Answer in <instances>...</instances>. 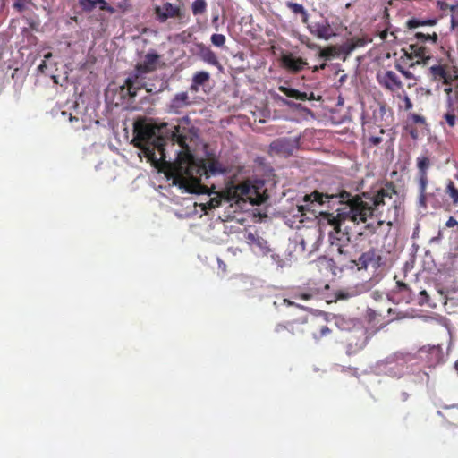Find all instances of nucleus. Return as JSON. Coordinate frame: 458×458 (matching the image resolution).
Wrapping results in <instances>:
<instances>
[{
	"label": "nucleus",
	"mask_w": 458,
	"mask_h": 458,
	"mask_svg": "<svg viewBox=\"0 0 458 458\" xmlns=\"http://www.w3.org/2000/svg\"><path fill=\"white\" fill-rule=\"evenodd\" d=\"M396 194L394 185L392 182H387L378 190L363 191L355 195L342 190V188L335 191H318L315 190L305 195L304 201L316 202L318 205L330 204L331 202L339 203L341 207L336 209V215L331 213L320 214L333 226L336 233L346 229V226H344L346 221L359 225L367 223L371 217H377L376 225L368 223L366 225V229L374 233L377 228L390 217L387 216L386 218H382L386 206Z\"/></svg>",
	"instance_id": "nucleus-1"
},
{
	"label": "nucleus",
	"mask_w": 458,
	"mask_h": 458,
	"mask_svg": "<svg viewBox=\"0 0 458 458\" xmlns=\"http://www.w3.org/2000/svg\"><path fill=\"white\" fill-rule=\"evenodd\" d=\"M188 131L187 128L181 125L174 126L173 130L168 131L166 123L160 126L136 123L132 142L149 162L159 167L165 163V146L167 141L174 145L177 143L182 149H188Z\"/></svg>",
	"instance_id": "nucleus-2"
},
{
	"label": "nucleus",
	"mask_w": 458,
	"mask_h": 458,
	"mask_svg": "<svg viewBox=\"0 0 458 458\" xmlns=\"http://www.w3.org/2000/svg\"><path fill=\"white\" fill-rule=\"evenodd\" d=\"M185 150L187 153L179 160L174 171V183L190 192L210 194L209 188L201 183L202 177H205V166L202 161L198 163L189 153V148Z\"/></svg>",
	"instance_id": "nucleus-3"
},
{
	"label": "nucleus",
	"mask_w": 458,
	"mask_h": 458,
	"mask_svg": "<svg viewBox=\"0 0 458 458\" xmlns=\"http://www.w3.org/2000/svg\"><path fill=\"white\" fill-rule=\"evenodd\" d=\"M358 270L368 269L371 267L374 271L386 265V258L382 250L377 248H369L361 253L357 260H352Z\"/></svg>",
	"instance_id": "nucleus-4"
},
{
	"label": "nucleus",
	"mask_w": 458,
	"mask_h": 458,
	"mask_svg": "<svg viewBox=\"0 0 458 458\" xmlns=\"http://www.w3.org/2000/svg\"><path fill=\"white\" fill-rule=\"evenodd\" d=\"M306 324V318L279 323L274 329V338L277 341H287L296 335L304 334Z\"/></svg>",
	"instance_id": "nucleus-5"
},
{
	"label": "nucleus",
	"mask_w": 458,
	"mask_h": 458,
	"mask_svg": "<svg viewBox=\"0 0 458 458\" xmlns=\"http://www.w3.org/2000/svg\"><path fill=\"white\" fill-rule=\"evenodd\" d=\"M253 192H255V190L249 182H243L238 185L229 183L224 190L225 200L228 202L234 201L236 203L240 201L245 202L247 200L250 203H255L251 195Z\"/></svg>",
	"instance_id": "nucleus-6"
},
{
	"label": "nucleus",
	"mask_w": 458,
	"mask_h": 458,
	"mask_svg": "<svg viewBox=\"0 0 458 458\" xmlns=\"http://www.w3.org/2000/svg\"><path fill=\"white\" fill-rule=\"evenodd\" d=\"M147 74L148 73L139 72L135 67L134 70L128 74L123 89H127V94L131 98L136 97L138 90L141 89L143 87H148V82L146 81Z\"/></svg>",
	"instance_id": "nucleus-7"
},
{
	"label": "nucleus",
	"mask_w": 458,
	"mask_h": 458,
	"mask_svg": "<svg viewBox=\"0 0 458 458\" xmlns=\"http://www.w3.org/2000/svg\"><path fill=\"white\" fill-rule=\"evenodd\" d=\"M306 24L310 33L318 39L329 40L335 35L327 19L322 18L319 21Z\"/></svg>",
	"instance_id": "nucleus-8"
},
{
	"label": "nucleus",
	"mask_w": 458,
	"mask_h": 458,
	"mask_svg": "<svg viewBox=\"0 0 458 458\" xmlns=\"http://www.w3.org/2000/svg\"><path fill=\"white\" fill-rule=\"evenodd\" d=\"M161 55L152 50L143 55L142 60L136 64L135 68L139 72L149 74L160 68Z\"/></svg>",
	"instance_id": "nucleus-9"
},
{
	"label": "nucleus",
	"mask_w": 458,
	"mask_h": 458,
	"mask_svg": "<svg viewBox=\"0 0 458 458\" xmlns=\"http://www.w3.org/2000/svg\"><path fill=\"white\" fill-rule=\"evenodd\" d=\"M403 51L407 59L412 60L415 57L418 58L416 63H411L410 64V67H413L416 64H420L421 63L427 64V62L430 59L428 49L420 44L408 45L407 48L403 49Z\"/></svg>",
	"instance_id": "nucleus-10"
},
{
	"label": "nucleus",
	"mask_w": 458,
	"mask_h": 458,
	"mask_svg": "<svg viewBox=\"0 0 458 458\" xmlns=\"http://www.w3.org/2000/svg\"><path fill=\"white\" fill-rule=\"evenodd\" d=\"M429 73L433 81H442L445 86H450L454 81H457L448 71L447 64L433 65L429 68Z\"/></svg>",
	"instance_id": "nucleus-11"
},
{
	"label": "nucleus",
	"mask_w": 458,
	"mask_h": 458,
	"mask_svg": "<svg viewBox=\"0 0 458 458\" xmlns=\"http://www.w3.org/2000/svg\"><path fill=\"white\" fill-rule=\"evenodd\" d=\"M282 64L292 73L301 72L308 66V63L303 58L295 56L293 53L283 55Z\"/></svg>",
	"instance_id": "nucleus-12"
},
{
	"label": "nucleus",
	"mask_w": 458,
	"mask_h": 458,
	"mask_svg": "<svg viewBox=\"0 0 458 458\" xmlns=\"http://www.w3.org/2000/svg\"><path fill=\"white\" fill-rule=\"evenodd\" d=\"M191 105L189 94L187 92H180L170 100L169 105H167V111L170 114H180L184 108Z\"/></svg>",
	"instance_id": "nucleus-13"
},
{
	"label": "nucleus",
	"mask_w": 458,
	"mask_h": 458,
	"mask_svg": "<svg viewBox=\"0 0 458 458\" xmlns=\"http://www.w3.org/2000/svg\"><path fill=\"white\" fill-rule=\"evenodd\" d=\"M377 78L380 85L391 91H395L403 87V83L398 75L392 71L378 73Z\"/></svg>",
	"instance_id": "nucleus-14"
},
{
	"label": "nucleus",
	"mask_w": 458,
	"mask_h": 458,
	"mask_svg": "<svg viewBox=\"0 0 458 458\" xmlns=\"http://www.w3.org/2000/svg\"><path fill=\"white\" fill-rule=\"evenodd\" d=\"M196 47L197 55L201 61L215 67H217L218 69H222V65L217 58L216 54L210 47H207L205 44L202 43H198L196 44Z\"/></svg>",
	"instance_id": "nucleus-15"
},
{
	"label": "nucleus",
	"mask_w": 458,
	"mask_h": 458,
	"mask_svg": "<svg viewBox=\"0 0 458 458\" xmlns=\"http://www.w3.org/2000/svg\"><path fill=\"white\" fill-rule=\"evenodd\" d=\"M180 13V8L170 3H165L162 6H157L155 9V13L160 21H165L170 17H179Z\"/></svg>",
	"instance_id": "nucleus-16"
},
{
	"label": "nucleus",
	"mask_w": 458,
	"mask_h": 458,
	"mask_svg": "<svg viewBox=\"0 0 458 458\" xmlns=\"http://www.w3.org/2000/svg\"><path fill=\"white\" fill-rule=\"evenodd\" d=\"M278 89L280 92L284 94L289 98H293L299 101H306V100H314L315 96L313 92L306 93V92H301L298 89L286 87L284 85H280L278 87Z\"/></svg>",
	"instance_id": "nucleus-17"
},
{
	"label": "nucleus",
	"mask_w": 458,
	"mask_h": 458,
	"mask_svg": "<svg viewBox=\"0 0 458 458\" xmlns=\"http://www.w3.org/2000/svg\"><path fill=\"white\" fill-rule=\"evenodd\" d=\"M201 162L202 165H204V168H206V179H208L212 175H217L226 172L225 167L215 158Z\"/></svg>",
	"instance_id": "nucleus-18"
},
{
	"label": "nucleus",
	"mask_w": 458,
	"mask_h": 458,
	"mask_svg": "<svg viewBox=\"0 0 458 458\" xmlns=\"http://www.w3.org/2000/svg\"><path fill=\"white\" fill-rule=\"evenodd\" d=\"M210 78H211V75L208 72H205V71L197 72L192 76V79H191V84L190 86L191 91L198 92L199 86L204 85L205 83L209 81Z\"/></svg>",
	"instance_id": "nucleus-19"
},
{
	"label": "nucleus",
	"mask_w": 458,
	"mask_h": 458,
	"mask_svg": "<svg viewBox=\"0 0 458 458\" xmlns=\"http://www.w3.org/2000/svg\"><path fill=\"white\" fill-rule=\"evenodd\" d=\"M447 108L448 110L443 115V121L440 122V124L443 126L446 124L450 129H454L458 123V115L455 114L457 108L455 107V106Z\"/></svg>",
	"instance_id": "nucleus-20"
},
{
	"label": "nucleus",
	"mask_w": 458,
	"mask_h": 458,
	"mask_svg": "<svg viewBox=\"0 0 458 458\" xmlns=\"http://www.w3.org/2000/svg\"><path fill=\"white\" fill-rule=\"evenodd\" d=\"M285 5L293 14L301 15V20L303 23H308L309 15L302 4L293 2H286Z\"/></svg>",
	"instance_id": "nucleus-21"
},
{
	"label": "nucleus",
	"mask_w": 458,
	"mask_h": 458,
	"mask_svg": "<svg viewBox=\"0 0 458 458\" xmlns=\"http://www.w3.org/2000/svg\"><path fill=\"white\" fill-rule=\"evenodd\" d=\"M437 23V19H418L411 18L406 21V26L408 29H416L420 26H433Z\"/></svg>",
	"instance_id": "nucleus-22"
},
{
	"label": "nucleus",
	"mask_w": 458,
	"mask_h": 458,
	"mask_svg": "<svg viewBox=\"0 0 458 458\" xmlns=\"http://www.w3.org/2000/svg\"><path fill=\"white\" fill-rule=\"evenodd\" d=\"M216 196L210 198V199L204 204L202 209L204 210H212L218 207H220L222 200H225V197L224 195V191L221 193L216 192Z\"/></svg>",
	"instance_id": "nucleus-23"
},
{
	"label": "nucleus",
	"mask_w": 458,
	"mask_h": 458,
	"mask_svg": "<svg viewBox=\"0 0 458 458\" xmlns=\"http://www.w3.org/2000/svg\"><path fill=\"white\" fill-rule=\"evenodd\" d=\"M418 174H426L431 165V161L427 154L420 156L417 160Z\"/></svg>",
	"instance_id": "nucleus-24"
},
{
	"label": "nucleus",
	"mask_w": 458,
	"mask_h": 458,
	"mask_svg": "<svg viewBox=\"0 0 458 458\" xmlns=\"http://www.w3.org/2000/svg\"><path fill=\"white\" fill-rule=\"evenodd\" d=\"M458 89V81L454 84L453 87L452 85L446 86L445 89V93L446 94V106L452 107L453 106H455V100H456V90Z\"/></svg>",
	"instance_id": "nucleus-25"
},
{
	"label": "nucleus",
	"mask_w": 458,
	"mask_h": 458,
	"mask_svg": "<svg viewBox=\"0 0 458 458\" xmlns=\"http://www.w3.org/2000/svg\"><path fill=\"white\" fill-rule=\"evenodd\" d=\"M208 4L205 0H195L191 4V12L194 16L201 15L207 12Z\"/></svg>",
	"instance_id": "nucleus-26"
},
{
	"label": "nucleus",
	"mask_w": 458,
	"mask_h": 458,
	"mask_svg": "<svg viewBox=\"0 0 458 458\" xmlns=\"http://www.w3.org/2000/svg\"><path fill=\"white\" fill-rule=\"evenodd\" d=\"M445 194L449 196L454 206L458 205V189L455 187L454 182H448L445 188Z\"/></svg>",
	"instance_id": "nucleus-27"
},
{
	"label": "nucleus",
	"mask_w": 458,
	"mask_h": 458,
	"mask_svg": "<svg viewBox=\"0 0 458 458\" xmlns=\"http://www.w3.org/2000/svg\"><path fill=\"white\" fill-rule=\"evenodd\" d=\"M336 55H338V50H337V47H333V45L331 47H324V48H319L318 56L320 58H324L326 60H329L332 57H335Z\"/></svg>",
	"instance_id": "nucleus-28"
},
{
	"label": "nucleus",
	"mask_w": 458,
	"mask_h": 458,
	"mask_svg": "<svg viewBox=\"0 0 458 458\" xmlns=\"http://www.w3.org/2000/svg\"><path fill=\"white\" fill-rule=\"evenodd\" d=\"M415 38L418 39L420 43H425L427 41H431L433 44H436L437 41V34L436 32H433L432 34L429 33H422V32H417L415 34Z\"/></svg>",
	"instance_id": "nucleus-29"
},
{
	"label": "nucleus",
	"mask_w": 458,
	"mask_h": 458,
	"mask_svg": "<svg viewBox=\"0 0 458 458\" xmlns=\"http://www.w3.org/2000/svg\"><path fill=\"white\" fill-rule=\"evenodd\" d=\"M419 176V187L420 191V199H425L426 189L428 184V174H418Z\"/></svg>",
	"instance_id": "nucleus-30"
},
{
	"label": "nucleus",
	"mask_w": 458,
	"mask_h": 458,
	"mask_svg": "<svg viewBox=\"0 0 458 458\" xmlns=\"http://www.w3.org/2000/svg\"><path fill=\"white\" fill-rule=\"evenodd\" d=\"M331 329L326 325L320 326L316 331L312 333V336L316 341L323 339L331 334Z\"/></svg>",
	"instance_id": "nucleus-31"
},
{
	"label": "nucleus",
	"mask_w": 458,
	"mask_h": 458,
	"mask_svg": "<svg viewBox=\"0 0 458 458\" xmlns=\"http://www.w3.org/2000/svg\"><path fill=\"white\" fill-rule=\"evenodd\" d=\"M211 43L216 47H223L225 44V37L223 34H213L211 36Z\"/></svg>",
	"instance_id": "nucleus-32"
},
{
	"label": "nucleus",
	"mask_w": 458,
	"mask_h": 458,
	"mask_svg": "<svg viewBox=\"0 0 458 458\" xmlns=\"http://www.w3.org/2000/svg\"><path fill=\"white\" fill-rule=\"evenodd\" d=\"M80 7L86 13H91L95 10L93 0H78Z\"/></svg>",
	"instance_id": "nucleus-33"
},
{
	"label": "nucleus",
	"mask_w": 458,
	"mask_h": 458,
	"mask_svg": "<svg viewBox=\"0 0 458 458\" xmlns=\"http://www.w3.org/2000/svg\"><path fill=\"white\" fill-rule=\"evenodd\" d=\"M275 99L279 102V103H283L284 105L289 106V107H292L293 109H301V104H296V102H293V101H290V100H287L286 98L279 96V95H276L275 97Z\"/></svg>",
	"instance_id": "nucleus-34"
},
{
	"label": "nucleus",
	"mask_w": 458,
	"mask_h": 458,
	"mask_svg": "<svg viewBox=\"0 0 458 458\" xmlns=\"http://www.w3.org/2000/svg\"><path fill=\"white\" fill-rule=\"evenodd\" d=\"M383 140H384V139L382 138V136L369 135L367 138V144H368V147H369V148L376 147V146L379 145Z\"/></svg>",
	"instance_id": "nucleus-35"
},
{
	"label": "nucleus",
	"mask_w": 458,
	"mask_h": 458,
	"mask_svg": "<svg viewBox=\"0 0 458 458\" xmlns=\"http://www.w3.org/2000/svg\"><path fill=\"white\" fill-rule=\"evenodd\" d=\"M119 11H121L122 13H126L128 11H130L131 9V2L130 0H122L121 2H119L117 4V8H114Z\"/></svg>",
	"instance_id": "nucleus-36"
},
{
	"label": "nucleus",
	"mask_w": 458,
	"mask_h": 458,
	"mask_svg": "<svg viewBox=\"0 0 458 458\" xmlns=\"http://www.w3.org/2000/svg\"><path fill=\"white\" fill-rule=\"evenodd\" d=\"M62 114H63V115H64V116H66V115H68V116H69V120H70V122H71L72 123H74V125H73V129H74L75 131H78V130L80 129V120H79V118H78V117H76V116H72L71 114H67V112H66V111H63V112H62Z\"/></svg>",
	"instance_id": "nucleus-37"
},
{
	"label": "nucleus",
	"mask_w": 458,
	"mask_h": 458,
	"mask_svg": "<svg viewBox=\"0 0 458 458\" xmlns=\"http://www.w3.org/2000/svg\"><path fill=\"white\" fill-rule=\"evenodd\" d=\"M100 11L106 12L109 14H114L115 13V9L109 5L105 0L99 4Z\"/></svg>",
	"instance_id": "nucleus-38"
},
{
	"label": "nucleus",
	"mask_w": 458,
	"mask_h": 458,
	"mask_svg": "<svg viewBox=\"0 0 458 458\" xmlns=\"http://www.w3.org/2000/svg\"><path fill=\"white\" fill-rule=\"evenodd\" d=\"M411 121L419 124H424L426 123L425 118L422 115L417 114H413L411 115Z\"/></svg>",
	"instance_id": "nucleus-39"
},
{
	"label": "nucleus",
	"mask_w": 458,
	"mask_h": 458,
	"mask_svg": "<svg viewBox=\"0 0 458 458\" xmlns=\"http://www.w3.org/2000/svg\"><path fill=\"white\" fill-rule=\"evenodd\" d=\"M142 89H146L148 93H151V94L159 93L164 90V87H162L157 90L154 87V84H148V87H143Z\"/></svg>",
	"instance_id": "nucleus-40"
},
{
	"label": "nucleus",
	"mask_w": 458,
	"mask_h": 458,
	"mask_svg": "<svg viewBox=\"0 0 458 458\" xmlns=\"http://www.w3.org/2000/svg\"><path fill=\"white\" fill-rule=\"evenodd\" d=\"M396 69L398 72H400L405 78L407 79H412L414 78V75H412V72H410L408 71L403 70L400 65H396Z\"/></svg>",
	"instance_id": "nucleus-41"
},
{
	"label": "nucleus",
	"mask_w": 458,
	"mask_h": 458,
	"mask_svg": "<svg viewBox=\"0 0 458 458\" xmlns=\"http://www.w3.org/2000/svg\"><path fill=\"white\" fill-rule=\"evenodd\" d=\"M315 292H310V293H300L298 294L297 296L300 297L301 300H304V301H309L310 299L313 298V296L315 295Z\"/></svg>",
	"instance_id": "nucleus-42"
},
{
	"label": "nucleus",
	"mask_w": 458,
	"mask_h": 458,
	"mask_svg": "<svg viewBox=\"0 0 458 458\" xmlns=\"http://www.w3.org/2000/svg\"><path fill=\"white\" fill-rule=\"evenodd\" d=\"M403 101L404 104L405 110H410L412 107V102L410 100L409 97L406 94H404Z\"/></svg>",
	"instance_id": "nucleus-43"
},
{
	"label": "nucleus",
	"mask_w": 458,
	"mask_h": 458,
	"mask_svg": "<svg viewBox=\"0 0 458 458\" xmlns=\"http://www.w3.org/2000/svg\"><path fill=\"white\" fill-rule=\"evenodd\" d=\"M13 8L16 9L18 12H22L25 9L24 3L21 0H17L13 4Z\"/></svg>",
	"instance_id": "nucleus-44"
},
{
	"label": "nucleus",
	"mask_w": 458,
	"mask_h": 458,
	"mask_svg": "<svg viewBox=\"0 0 458 458\" xmlns=\"http://www.w3.org/2000/svg\"><path fill=\"white\" fill-rule=\"evenodd\" d=\"M397 288L400 292H410L408 285L402 281L397 282Z\"/></svg>",
	"instance_id": "nucleus-45"
},
{
	"label": "nucleus",
	"mask_w": 458,
	"mask_h": 458,
	"mask_svg": "<svg viewBox=\"0 0 458 458\" xmlns=\"http://www.w3.org/2000/svg\"><path fill=\"white\" fill-rule=\"evenodd\" d=\"M445 225L449 228L454 227V225H458V221L454 216H451L446 221Z\"/></svg>",
	"instance_id": "nucleus-46"
},
{
	"label": "nucleus",
	"mask_w": 458,
	"mask_h": 458,
	"mask_svg": "<svg viewBox=\"0 0 458 458\" xmlns=\"http://www.w3.org/2000/svg\"><path fill=\"white\" fill-rule=\"evenodd\" d=\"M218 20H219V16L217 14L216 16H213V18H212V25L216 30H219Z\"/></svg>",
	"instance_id": "nucleus-47"
},
{
	"label": "nucleus",
	"mask_w": 458,
	"mask_h": 458,
	"mask_svg": "<svg viewBox=\"0 0 458 458\" xmlns=\"http://www.w3.org/2000/svg\"><path fill=\"white\" fill-rule=\"evenodd\" d=\"M454 78L458 80V67L453 66L452 71L450 72Z\"/></svg>",
	"instance_id": "nucleus-48"
},
{
	"label": "nucleus",
	"mask_w": 458,
	"mask_h": 458,
	"mask_svg": "<svg viewBox=\"0 0 458 458\" xmlns=\"http://www.w3.org/2000/svg\"><path fill=\"white\" fill-rule=\"evenodd\" d=\"M451 22H452V27L458 26V15L452 16Z\"/></svg>",
	"instance_id": "nucleus-49"
},
{
	"label": "nucleus",
	"mask_w": 458,
	"mask_h": 458,
	"mask_svg": "<svg viewBox=\"0 0 458 458\" xmlns=\"http://www.w3.org/2000/svg\"><path fill=\"white\" fill-rule=\"evenodd\" d=\"M420 296L425 298L424 301L427 302L428 300V296L427 292L425 290H422V291H420Z\"/></svg>",
	"instance_id": "nucleus-50"
},
{
	"label": "nucleus",
	"mask_w": 458,
	"mask_h": 458,
	"mask_svg": "<svg viewBox=\"0 0 458 458\" xmlns=\"http://www.w3.org/2000/svg\"><path fill=\"white\" fill-rule=\"evenodd\" d=\"M387 35H388L387 30H384V31H381V34H379V37H381V38L383 40H386L387 38Z\"/></svg>",
	"instance_id": "nucleus-51"
},
{
	"label": "nucleus",
	"mask_w": 458,
	"mask_h": 458,
	"mask_svg": "<svg viewBox=\"0 0 458 458\" xmlns=\"http://www.w3.org/2000/svg\"><path fill=\"white\" fill-rule=\"evenodd\" d=\"M391 207L394 208V216H393V219L395 220L396 216H397L396 212L398 210V207L395 203L391 204Z\"/></svg>",
	"instance_id": "nucleus-52"
},
{
	"label": "nucleus",
	"mask_w": 458,
	"mask_h": 458,
	"mask_svg": "<svg viewBox=\"0 0 458 458\" xmlns=\"http://www.w3.org/2000/svg\"><path fill=\"white\" fill-rule=\"evenodd\" d=\"M326 66H327V64H321V65H319V66H315V67H314V69H313V72H318V70H323V69H325V68H326Z\"/></svg>",
	"instance_id": "nucleus-53"
},
{
	"label": "nucleus",
	"mask_w": 458,
	"mask_h": 458,
	"mask_svg": "<svg viewBox=\"0 0 458 458\" xmlns=\"http://www.w3.org/2000/svg\"><path fill=\"white\" fill-rule=\"evenodd\" d=\"M102 2L103 0H93L95 7L97 6V4H100Z\"/></svg>",
	"instance_id": "nucleus-54"
},
{
	"label": "nucleus",
	"mask_w": 458,
	"mask_h": 458,
	"mask_svg": "<svg viewBox=\"0 0 458 458\" xmlns=\"http://www.w3.org/2000/svg\"><path fill=\"white\" fill-rule=\"evenodd\" d=\"M456 100H455V107L457 108V112H458V89L456 90Z\"/></svg>",
	"instance_id": "nucleus-55"
},
{
	"label": "nucleus",
	"mask_w": 458,
	"mask_h": 458,
	"mask_svg": "<svg viewBox=\"0 0 458 458\" xmlns=\"http://www.w3.org/2000/svg\"><path fill=\"white\" fill-rule=\"evenodd\" d=\"M356 47V45H351V47H348V51H352Z\"/></svg>",
	"instance_id": "nucleus-56"
},
{
	"label": "nucleus",
	"mask_w": 458,
	"mask_h": 458,
	"mask_svg": "<svg viewBox=\"0 0 458 458\" xmlns=\"http://www.w3.org/2000/svg\"><path fill=\"white\" fill-rule=\"evenodd\" d=\"M182 121H183V122H185V123H189L190 119H189L188 117H184Z\"/></svg>",
	"instance_id": "nucleus-57"
},
{
	"label": "nucleus",
	"mask_w": 458,
	"mask_h": 458,
	"mask_svg": "<svg viewBox=\"0 0 458 458\" xmlns=\"http://www.w3.org/2000/svg\"><path fill=\"white\" fill-rule=\"evenodd\" d=\"M307 46H308V47H310V48L317 47V45H314V44L307 45Z\"/></svg>",
	"instance_id": "nucleus-58"
},
{
	"label": "nucleus",
	"mask_w": 458,
	"mask_h": 458,
	"mask_svg": "<svg viewBox=\"0 0 458 458\" xmlns=\"http://www.w3.org/2000/svg\"><path fill=\"white\" fill-rule=\"evenodd\" d=\"M21 2H23L24 4H30L31 3V0H21Z\"/></svg>",
	"instance_id": "nucleus-59"
},
{
	"label": "nucleus",
	"mask_w": 458,
	"mask_h": 458,
	"mask_svg": "<svg viewBox=\"0 0 458 458\" xmlns=\"http://www.w3.org/2000/svg\"><path fill=\"white\" fill-rule=\"evenodd\" d=\"M407 396H408V395H407V394H406V393H403V400H406V399H407Z\"/></svg>",
	"instance_id": "nucleus-60"
},
{
	"label": "nucleus",
	"mask_w": 458,
	"mask_h": 458,
	"mask_svg": "<svg viewBox=\"0 0 458 458\" xmlns=\"http://www.w3.org/2000/svg\"><path fill=\"white\" fill-rule=\"evenodd\" d=\"M387 224H388V225H389V226H392V225H393V220H391V219L387 220Z\"/></svg>",
	"instance_id": "nucleus-61"
},
{
	"label": "nucleus",
	"mask_w": 458,
	"mask_h": 458,
	"mask_svg": "<svg viewBox=\"0 0 458 458\" xmlns=\"http://www.w3.org/2000/svg\"><path fill=\"white\" fill-rule=\"evenodd\" d=\"M50 56H51V53H47V54L45 55V58L46 59L49 58Z\"/></svg>",
	"instance_id": "nucleus-62"
},
{
	"label": "nucleus",
	"mask_w": 458,
	"mask_h": 458,
	"mask_svg": "<svg viewBox=\"0 0 458 458\" xmlns=\"http://www.w3.org/2000/svg\"><path fill=\"white\" fill-rule=\"evenodd\" d=\"M44 67H45V63H43L42 64L39 65L40 70L44 69Z\"/></svg>",
	"instance_id": "nucleus-63"
},
{
	"label": "nucleus",
	"mask_w": 458,
	"mask_h": 458,
	"mask_svg": "<svg viewBox=\"0 0 458 458\" xmlns=\"http://www.w3.org/2000/svg\"><path fill=\"white\" fill-rule=\"evenodd\" d=\"M379 133H381V134L385 133V130H383V129L379 130Z\"/></svg>",
	"instance_id": "nucleus-64"
}]
</instances>
